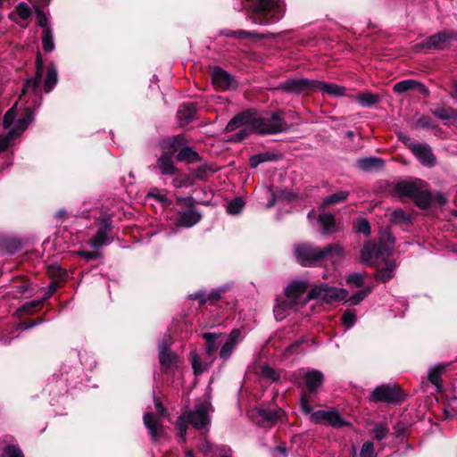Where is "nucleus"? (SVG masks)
I'll use <instances>...</instances> for the list:
<instances>
[{"label":"nucleus","instance_id":"29","mask_svg":"<svg viewBox=\"0 0 457 457\" xmlns=\"http://www.w3.org/2000/svg\"><path fill=\"white\" fill-rule=\"evenodd\" d=\"M358 167L365 171L381 170L384 166V161L375 157H366L357 160Z\"/></svg>","mask_w":457,"mask_h":457},{"label":"nucleus","instance_id":"16","mask_svg":"<svg viewBox=\"0 0 457 457\" xmlns=\"http://www.w3.org/2000/svg\"><path fill=\"white\" fill-rule=\"evenodd\" d=\"M242 339L243 337L241 331L239 329H233L220 350V358L223 361L228 360Z\"/></svg>","mask_w":457,"mask_h":457},{"label":"nucleus","instance_id":"51","mask_svg":"<svg viewBox=\"0 0 457 457\" xmlns=\"http://www.w3.org/2000/svg\"><path fill=\"white\" fill-rule=\"evenodd\" d=\"M354 228L358 233H362L366 236L370 234V226L366 219H358L354 223Z\"/></svg>","mask_w":457,"mask_h":457},{"label":"nucleus","instance_id":"46","mask_svg":"<svg viewBox=\"0 0 457 457\" xmlns=\"http://www.w3.org/2000/svg\"><path fill=\"white\" fill-rule=\"evenodd\" d=\"M274 159V154L270 153H262L250 158V165L251 167L255 168L262 162L272 161Z\"/></svg>","mask_w":457,"mask_h":457},{"label":"nucleus","instance_id":"27","mask_svg":"<svg viewBox=\"0 0 457 457\" xmlns=\"http://www.w3.org/2000/svg\"><path fill=\"white\" fill-rule=\"evenodd\" d=\"M395 245V238L388 231L381 233L378 247L381 250V255L388 257L392 254Z\"/></svg>","mask_w":457,"mask_h":457},{"label":"nucleus","instance_id":"4","mask_svg":"<svg viewBox=\"0 0 457 457\" xmlns=\"http://www.w3.org/2000/svg\"><path fill=\"white\" fill-rule=\"evenodd\" d=\"M249 129L257 134H277L287 128V123L278 112L257 115L249 111Z\"/></svg>","mask_w":457,"mask_h":457},{"label":"nucleus","instance_id":"45","mask_svg":"<svg viewBox=\"0 0 457 457\" xmlns=\"http://www.w3.org/2000/svg\"><path fill=\"white\" fill-rule=\"evenodd\" d=\"M327 424L334 428H342L348 423L337 412L329 411Z\"/></svg>","mask_w":457,"mask_h":457},{"label":"nucleus","instance_id":"36","mask_svg":"<svg viewBox=\"0 0 457 457\" xmlns=\"http://www.w3.org/2000/svg\"><path fill=\"white\" fill-rule=\"evenodd\" d=\"M348 195H349L348 191L342 190V191L337 192V193L332 194V195L327 196L326 198H324L322 201L321 206L327 207L329 205H334V204L343 203L348 198Z\"/></svg>","mask_w":457,"mask_h":457},{"label":"nucleus","instance_id":"43","mask_svg":"<svg viewBox=\"0 0 457 457\" xmlns=\"http://www.w3.org/2000/svg\"><path fill=\"white\" fill-rule=\"evenodd\" d=\"M19 247L20 245L15 240L4 239L0 241V250L3 253L13 254L18 251Z\"/></svg>","mask_w":457,"mask_h":457},{"label":"nucleus","instance_id":"59","mask_svg":"<svg viewBox=\"0 0 457 457\" xmlns=\"http://www.w3.org/2000/svg\"><path fill=\"white\" fill-rule=\"evenodd\" d=\"M329 411H317L312 413L311 420L316 423L326 422L328 420Z\"/></svg>","mask_w":457,"mask_h":457},{"label":"nucleus","instance_id":"32","mask_svg":"<svg viewBox=\"0 0 457 457\" xmlns=\"http://www.w3.org/2000/svg\"><path fill=\"white\" fill-rule=\"evenodd\" d=\"M196 112V107L194 104H183L178 110V117L181 123H188Z\"/></svg>","mask_w":457,"mask_h":457},{"label":"nucleus","instance_id":"52","mask_svg":"<svg viewBox=\"0 0 457 457\" xmlns=\"http://www.w3.org/2000/svg\"><path fill=\"white\" fill-rule=\"evenodd\" d=\"M392 220L395 222L408 223L411 220V217L406 212L401 209H397L392 212Z\"/></svg>","mask_w":457,"mask_h":457},{"label":"nucleus","instance_id":"53","mask_svg":"<svg viewBox=\"0 0 457 457\" xmlns=\"http://www.w3.org/2000/svg\"><path fill=\"white\" fill-rule=\"evenodd\" d=\"M16 13L21 20H27L31 15V10L27 4L21 2L16 6Z\"/></svg>","mask_w":457,"mask_h":457},{"label":"nucleus","instance_id":"61","mask_svg":"<svg viewBox=\"0 0 457 457\" xmlns=\"http://www.w3.org/2000/svg\"><path fill=\"white\" fill-rule=\"evenodd\" d=\"M261 373L262 377L270 378L271 380L278 379V376L275 370L268 365H264L262 367Z\"/></svg>","mask_w":457,"mask_h":457},{"label":"nucleus","instance_id":"55","mask_svg":"<svg viewBox=\"0 0 457 457\" xmlns=\"http://www.w3.org/2000/svg\"><path fill=\"white\" fill-rule=\"evenodd\" d=\"M36 21L37 25L43 28V29H50V27H48L47 15L39 9L36 10Z\"/></svg>","mask_w":457,"mask_h":457},{"label":"nucleus","instance_id":"57","mask_svg":"<svg viewBox=\"0 0 457 457\" xmlns=\"http://www.w3.org/2000/svg\"><path fill=\"white\" fill-rule=\"evenodd\" d=\"M361 457H375V449H374L373 443L368 441L362 445V447L361 450Z\"/></svg>","mask_w":457,"mask_h":457},{"label":"nucleus","instance_id":"56","mask_svg":"<svg viewBox=\"0 0 457 457\" xmlns=\"http://www.w3.org/2000/svg\"><path fill=\"white\" fill-rule=\"evenodd\" d=\"M342 321L346 327V329H348L354 325L356 321V316L353 312L346 311L342 316Z\"/></svg>","mask_w":457,"mask_h":457},{"label":"nucleus","instance_id":"37","mask_svg":"<svg viewBox=\"0 0 457 457\" xmlns=\"http://www.w3.org/2000/svg\"><path fill=\"white\" fill-rule=\"evenodd\" d=\"M58 81L57 70L54 64L48 67L46 80H45V92L49 93Z\"/></svg>","mask_w":457,"mask_h":457},{"label":"nucleus","instance_id":"64","mask_svg":"<svg viewBox=\"0 0 457 457\" xmlns=\"http://www.w3.org/2000/svg\"><path fill=\"white\" fill-rule=\"evenodd\" d=\"M78 254L87 261L96 259L99 256V253L89 251H79L78 252Z\"/></svg>","mask_w":457,"mask_h":457},{"label":"nucleus","instance_id":"7","mask_svg":"<svg viewBox=\"0 0 457 457\" xmlns=\"http://www.w3.org/2000/svg\"><path fill=\"white\" fill-rule=\"evenodd\" d=\"M294 253L297 261L303 266H312L315 262L323 260V249H320L310 244H302L295 247Z\"/></svg>","mask_w":457,"mask_h":457},{"label":"nucleus","instance_id":"10","mask_svg":"<svg viewBox=\"0 0 457 457\" xmlns=\"http://www.w3.org/2000/svg\"><path fill=\"white\" fill-rule=\"evenodd\" d=\"M211 75L214 87L220 90L234 89L237 87L231 75L220 67H214Z\"/></svg>","mask_w":457,"mask_h":457},{"label":"nucleus","instance_id":"31","mask_svg":"<svg viewBox=\"0 0 457 457\" xmlns=\"http://www.w3.org/2000/svg\"><path fill=\"white\" fill-rule=\"evenodd\" d=\"M396 264L394 261H386V266L378 269L376 272V279L381 282H386L395 276Z\"/></svg>","mask_w":457,"mask_h":457},{"label":"nucleus","instance_id":"26","mask_svg":"<svg viewBox=\"0 0 457 457\" xmlns=\"http://www.w3.org/2000/svg\"><path fill=\"white\" fill-rule=\"evenodd\" d=\"M36 75L33 79H28L24 85L23 91H27L29 88H32V90H36L39 87L41 79H42V74H43V59L40 54H37V60H36Z\"/></svg>","mask_w":457,"mask_h":457},{"label":"nucleus","instance_id":"39","mask_svg":"<svg viewBox=\"0 0 457 457\" xmlns=\"http://www.w3.org/2000/svg\"><path fill=\"white\" fill-rule=\"evenodd\" d=\"M199 158L196 152L193 151L190 147H183L177 154V160L179 162H194Z\"/></svg>","mask_w":457,"mask_h":457},{"label":"nucleus","instance_id":"21","mask_svg":"<svg viewBox=\"0 0 457 457\" xmlns=\"http://www.w3.org/2000/svg\"><path fill=\"white\" fill-rule=\"evenodd\" d=\"M410 90H417L425 96L428 95V88L423 84L414 79L402 80L395 83L394 86V91L398 94H403Z\"/></svg>","mask_w":457,"mask_h":457},{"label":"nucleus","instance_id":"18","mask_svg":"<svg viewBox=\"0 0 457 457\" xmlns=\"http://www.w3.org/2000/svg\"><path fill=\"white\" fill-rule=\"evenodd\" d=\"M112 226L108 221H104L101 224V227L94 235L90 240L89 245L94 249H98L104 245H107L110 244L111 240L109 238V233L111 232Z\"/></svg>","mask_w":457,"mask_h":457},{"label":"nucleus","instance_id":"49","mask_svg":"<svg viewBox=\"0 0 457 457\" xmlns=\"http://www.w3.org/2000/svg\"><path fill=\"white\" fill-rule=\"evenodd\" d=\"M0 457H24V455L17 445H7L3 449Z\"/></svg>","mask_w":457,"mask_h":457},{"label":"nucleus","instance_id":"41","mask_svg":"<svg viewBox=\"0 0 457 457\" xmlns=\"http://www.w3.org/2000/svg\"><path fill=\"white\" fill-rule=\"evenodd\" d=\"M218 337L219 335L214 333H204L203 335V337L206 340V352L210 357H213L217 351L215 340Z\"/></svg>","mask_w":457,"mask_h":457},{"label":"nucleus","instance_id":"30","mask_svg":"<svg viewBox=\"0 0 457 457\" xmlns=\"http://www.w3.org/2000/svg\"><path fill=\"white\" fill-rule=\"evenodd\" d=\"M258 413L268 423L274 424L281 418L283 411L278 408L267 409L261 406L258 408Z\"/></svg>","mask_w":457,"mask_h":457},{"label":"nucleus","instance_id":"11","mask_svg":"<svg viewBox=\"0 0 457 457\" xmlns=\"http://www.w3.org/2000/svg\"><path fill=\"white\" fill-rule=\"evenodd\" d=\"M170 345L171 338L170 336H166L158 345L159 361L162 368L166 370L175 366L177 361V355L171 352L167 351Z\"/></svg>","mask_w":457,"mask_h":457},{"label":"nucleus","instance_id":"40","mask_svg":"<svg viewBox=\"0 0 457 457\" xmlns=\"http://www.w3.org/2000/svg\"><path fill=\"white\" fill-rule=\"evenodd\" d=\"M357 102L363 107H370L379 101V97L377 95L370 92H365L358 95Z\"/></svg>","mask_w":457,"mask_h":457},{"label":"nucleus","instance_id":"12","mask_svg":"<svg viewBox=\"0 0 457 457\" xmlns=\"http://www.w3.org/2000/svg\"><path fill=\"white\" fill-rule=\"evenodd\" d=\"M386 258V256L381 255V250L372 241H370V242L364 244V245L361 251V262H363L370 266L378 265L379 260L385 261Z\"/></svg>","mask_w":457,"mask_h":457},{"label":"nucleus","instance_id":"63","mask_svg":"<svg viewBox=\"0 0 457 457\" xmlns=\"http://www.w3.org/2000/svg\"><path fill=\"white\" fill-rule=\"evenodd\" d=\"M301 406H302L303 411L305 413H307V414L312 413V407L309 403L308 397L305 394H303L301 398Z\"/></svg>","mask_w":457,"mask_h":457},{"label":"nucleus","instance_id":"54","mask_svg":"<svg viewBox=\"0 0 457 457\" xmlns=\"http://www.w3.org/2000/svg\"><path fill=\"white\" fill-rule=\"evenodd\" d=\"M365 273H352L346 278L348 284H354L356 287H361L364 283Z\"/></svg>","mask_w":457,"mask_h":457},{"label":"nucleus","instance_id":"58","mask_svg":"<svg viewBox=\"0 0 457 457\" xmlns=\"http://www.w3.org/2000/svg\"><path fill=\"white\" fill-rule=\"evenodd\" d=\"M185 142H186L185 138H184V137L182 135H178V136L170 137L167 140V143L169 144V145L171 148H173V152H175L177 150V147L184 145Z\"/></svg>","mask_w":457,"mask_h":457},{"label":"nucleus","instance_id":"44","mask_svg":"<svg viewBox=\"0 0 457 457\" xmlns=\"http://www.w3.org/2000/svg\"><path fill=\"white\" fill-rule=\"evenodd\" d=\"M372 288L370 287H367L356 294L353 295L349 297L346 302L349 303L350 305H357L359 304L368 295L370 294Z\"/></svg>","mask_w":457,"mask_h":457},{"label":"nucleus","instance_id":"15","mask_svg":"<svg viewBox=\"0 0 457 457\" xmlns=\"http://www.w3.org/2000/svg\"><path fill=\"white\" fill-rule=\"evenodd\" d=\"M249 111L242 112L234 117L226 126V130L231 132L237 128L244 127L237 134V139H244L250 132L249 129Z\"/></svg>","mask_w":457,"mask_h":457},{"label":"nucleus","instance_id":"28","mask_svg":"<svg viewBox=\"0 0 457 457\" xmlns=\"http://www.w3.org/2000/svg\"><path fill=\"white\" fill-rule=\"evenodd\" d=\"M201 220V215L195 210H187L179 213L178 223L183 227H192L198 223Z\"/></svg>","mask_w":457,"mask_h":457},{"label":"nucleus","instance_id":"14","mask_svg":"<svg viewBox=\"0 0 457 457\" xmlns=\"http://www.w3.org/2000/svg\"><path fill=\"white\" fill-rule=\"evenodd\" d=\"M315 79L303 78L287 79L281 84V87L292 93H301L303 91H314Z\"/></svg>","mask_w":457,"mask_h":457},{"label":"nucleus","instance_id":"22","mask_svg":"<svg viewBox=\"0 0 457 457\" xmlns=\"http://www.w3.org/2000/svg\"><path fill=\"white\" fill-rule=\"evenodd\" d=\"M296 303L294 300L287 297L285 300L278 299L274 306L273 312L277 320H283L292 311L295 310Z\"/></svg>","mask_w":457,"mask_h":457},{"label":"nucleus","instance_id":"48","mask_svg":"<svg viewBox=\"0 0 457 457\" xmlns=\"http://www.w3.org/2000/svg\"><path fill=\"white\" fill-rule=\"evenodd\" d=\"M433 114L440 120H450L456 117L452 108H439L433 111Z\"/></svg>","mask_w":457,"mask_h":457},{"label":"nucleus","instance_id":"5","mask_svg":"<svg viewBox=\"0 0 457 457\" xmlns=\"http://www.w3.org/2000/svg\"><path fill=\"white\" fill-rule=\"evenodd\" d=\"M348 296L347 290L322 283L320 286L312 287L307 295V300L318 299L322 303L340 302Z\"/></svg>","mask_w":457,"mask_h":457},{"label":"nucleus","instance_id":"2","mask_svg":"<svg viewBox=\"0 0 457 457\" xmlns=\"http://www.w3.org/2000/svg\"><path fill=\"white\" fill-rule=\"evenodd\" d=\"M33 120V112L29 107L17 109L15 104L4 116L3 126L10 129L6 135H0V153L7 150L13 140L24 132Z\"/></svg>","mask_w":457,"mask_h":457},{"label":"nucleus","instance_id":"42","mask_svg":"<svg viewBox=\"0 0 457 457\" xmlns=\"http://www.w3.org/2000/svg\"><path fill=\"white\" fill-rule=\"evenodd\" d=\"M226 37H233L236 38H245V37H262L257 33L246 31V30H223L220 32Z\"/></svg>","mask_w":457,"mask_h":457},{"label":"nucleus","instance_id":"20","mask_svg":"<svg viewBox=\"0 0 457 457\" xmlns=\"http://www.w3.org/2000/svg\"><path fill=\"white\" fill-rule=\"evenodd\" d=\"M309 287V283L306 280H295L291 282L285 289L287 298L294 300L298 303V299L303 295Z\"/></svg>","mask_w":457,"mask_h":457},{"label":"nucleus","instance_id":"17","mask_svg":"<svg viewBox=\"0 0 457 457\" xmlns=\"http://www.w3.org/2000/svg\"><path fill=\"white\" fill-rule=\"evenodd\" d=\"M424 182L420 179L403 180L397 182L394 187V192L398 196L413 197L420 186H424Z\"/></svg>","mask_w":457,"mask_h":457},{"label":"nucleus","instance_id":"50","mask_svg":"<svg viewBox=\"0 0 457 457\" xmlns=\"http://www.w3.org/2000/svg\"><path fill=\"white\" fill-rule=\"evenodd\" d=\"M389 428L382 423L377 424L372 430L374 437L378 441L383 440L387 436Z\"/></svg>","mask_w":457,"mask_h":457},{"label":"nucleus","instance_id":"23","mask_svg":"<svg viewBox=\"0 0 457 457\" xmlns=\"http://www.w3.org/2000/svg\"><path fill=\"white\" fill-rule=\"evenodd\" d=\"M306 389L309 394H314L323 383V374L317 370H308L303 376Z\"/></svg>","mask_w":457,"mask_h":457},{"label":"nucleus","instance_id":"9","mask_svg":"<svg viewBox=\"0 0 457 457\" xmlns=\"http://www.w3.org/2000/svg\"><path fill=\"white\" fill-rule=\"evenodd\" d=\"M154 405L158 412V416L155 417L150 412L145 413L144 415V424L148 429L152 438L154 440H157L162 431V417H164L167 414V411L157 399L154 400Z\"/></svg>","mask_w":457,"mask_h":457},{"label":"nucleus","instance_id":"6","mask_svg":"<svg viewBox=\"0 0 457 457\" xmlns=\"http://www.w3.org/2000/svg\"><path fill=\"white\" fill-rule=\"evenodd\" d=\"M457 41V31L443 30L435 35L427 37L422 43V46L427 49L445 50Z\"/></svg>","mask_w":457,"mask_h":457},{"label":"nucleus","instance_id":"24","mask_svg":"<svg viewBox=\"0 0 457 457\" xmlns=\"http://www.w3.org/2000/svg\"><path fill=\"white\" fill-rule=\"evenodd\" d=\"M314 91H321L328 96L338 97L345 95V87L333 83L315 80Z\"/></svg>","mask_w":457,"mask_h":457},{"label":"nucleus","instance_id":"34","mask_svg":"<svg viewBox=\"0 0 457 457\" xmlns=\"http://www.w3.org/2000/svg\"><path fill=\"white\" fill-rule=\"evenodd\" d=\"M423 186H420L417 189V192L414 194L412 199L415 201L416 204L421 208H427L431 204V195L427 191L422 189Z\"/></svg>","mask_w":457,"mask_h":457},{"label":"nucleus","instance_id":"3","mask_svg":"<svg viewBox=\"0 0 457 457\" xmlns=\"http://www.w3.org/2000/svg\"><path fill=\"white\" fill-rule=\"evenodd\" d=\"M212 411V406L209 396L197 400L194 408L183 411L178 418L176 426L179 432V437L185 441L187 428L191 424L196 429L205 428L211 423L210 412Z\"/></svg>","mask_w":457,"mask_h":457},{"label":"nucleus","instance_id":"25","mask_svg":"<svg viewBox=\"0 0 457 457\" xmlns=\"http://www.w3.org/2000/svg\"><path fill=\"white\" fill-rule=\"evenodd\" d=\"M447 366V363H439L428 370V380L436 387L437 392H441L442 390L443 381L441 376L446 370Z\"/></svg>","mask_w":457,"mask_h":457},{"label":"nucleus","instance_id":"33","mask_svg":"<svg viewBox=\"0 0 457 457\" xmlns=\"http://www.w3.org/2000/svg\"><path fill=\"white\" fill-rule=\"evenodd\" d=\"M345 256L343 246L338 244L328 245L323 249V258H329L333 261L341 260Z\"/></svg>","mask_w":457,"mask_h":457},{"label":"nucleus","instance_id":"60","mask_svg":"<svg viewBox=\"0 0 457 457\" xmlns=\"http://www.w3.org/2000/svg\"><path fill=\"white\" fill-rule=\"evenodd\" d=\"M215 454L217 457H233L232 450L227 445L215 446Z\"/></svg>","mask_w":457,"mask_h":457},{"label":"nucleus","instance_id":"8","mask_svg":"<svg viewBox=\"0 0 457 457\" xmlns=\"http://www.w3.org/2000/svg\"><path fill=\"white\" fill-rule=\"evenodd\" d=\"M403 399V395L395 385H381L377 386L370 395V400L374 402H385L386 403H397Z\"/></svg>","mask_w":457,"mask_h":457},{"label":"nucleus","instance_id":"47","mask_svg":"<svg viewBox=\"0 0 457 457\" xmlns=\"http://www.w3.org/2000/svg\"><path fill=\"white\" fill-rule=\"evenodd\" d=\"M244 205H245V203L242 200V198L237 197V198L231 200L228 204V205H227V212L229 214H233V215L238 214V213L241 212Z\"/></svg>","mask_w":457,"mask_h":457},{"label":"nucleus","instance_id":"38","mask_svg":"<svg viewBox=\"0 0 457 457\" xmlns=\"http://www.w3.org/2000/svg\"><path fill=\"white\" fill-rule=\"evenodd\" d=\"M43 49L46 53L53 52L55 48L54 42V35L51 29H46L42 31L41 36Z\"/></svg>","mask_w":457,"mask_h":457},{"label":"nucleus","instance_id":"13","mask_svg":"<svg viewBox=\"0 0 457 457\" xmlns=\"http://www.w3.org/2000/svg\"><path fill=\"white\" fill-rule=\"evenodd\" d=\"M409 148L422 165L433 166L435 164L436 158L428 145L411 143Z\"/></svg>","mask_w":457,"mask_h":457},{"label":"nucleus","instance_id":"1","mask_svg":"<svg viewBox=\"0 0 457 457\" xmlns=\"http://www.w3.org/2000/svg\"><path fill=\"white\" fill-rule=\"evenodd\" d=\"M243 6L256 25L276 23L285 14L283 0H243Z\"/></svg>","mask_w":457,"mask_h":457},{"label":"nucleus","instance_id":"19","mask_svg":"<svg viewBox=\"0 0 457 457\" xmlns=\"http://www.w3.org/2000/svg\"><path fill=\"white\" fill-rule=\"evenodd\" d=\"M156 167L161 174L173 176L177 172V168L173 162V152L163 153L156 162Z\"/></svg>","mask_w":457,"mask_h":457},{"label":"nucleus","instance_id":"62","mask_svg":"<svg viewBox=\"0 0 457 457\" xmlns=\"http://www.w3.org/2000/svg\"><path fill=\"white\" fill-rule=\"evenodd\" d=\"M198 449L201 453L204 454H208L209 453L212 452V446L206 438L203 439L198 444ZM213 452L215 453V449L213 450Z\"/></svg>","mask_w":457,"mask_h":457},{"label":"nucleus","instance_id":"35","mask_svg":"<svg viewBox=\"0 0 457 457\" xmlns=\"http://www.w3.org/2000/svg\"><path fill=\"white\" fill-rule=\"evenodd\" d=\"M319 223L322 226V233H331L336 225L335 217L331 213H321L318 218Z\"/></svg>","mask_w":457,"mask_h":457}]
</instances>
